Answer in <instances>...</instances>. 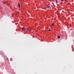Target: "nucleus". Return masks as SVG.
<instances>
[{
	"label": "nucleus",
	"instance_id": "obj_1",
	"mask_svg": "<svg viewBox=\"0 0 74 74\" xmlns=\"http://www.w3.org/2000/svg\"><path fill=\"white\" fill-rule=\"evenodd\" d=\"M30 28H27V31H30Z\"/></svg>",
	"mask_w": 74,
	"mask_h": 74
},
{
	"label": "nucleus",
	"instance_id": "obj_2",
	"mask_svg": "<svg viewBox=\"0 0 74 74\" xmlns=\"http://www.w3.org/2000/svg\"><path fill=\"white\" fill-rule=\"evenodd\" d=\"M18 7L19 8H20V4L19 3H18Z\"/></svg>",
	"mask_w": 74,
	"mask_h": 74
},
{
	"label": "nucleus",
	"instance_id": "obj_3",
	"mask_svg": "<svg viewBox=\"0 0 74 74\" xmlns=\"http://www.w3.org/2000/svg\"><path fill=\"white\" fill-rule=\"evenodd\" d=\"M22 30H23V31L25 30V29H24V28H22Z\"/></svg>",
	"mask_w": 74,
	"mask_h": 74
},
{
	"label": "nucleus",
	"instance_id": "obj_4",
	"mask_svg": "<svg viewBox=\"0 0 74 74\" xmlns=\"http://www.w3.org/2000/svg\"><path fill=\"white\" fill-rule=\"evenodd\" d=\"M56 1V3H58V1H57V0H56L55 1Z\"/></svg>",
	"mask_w": 74,
	"mask_h": 74
},
{
	"label": "nucleus",
	"instance_id": "obj_5",
	"mask_svg": "<svg viewBox=\"0 0 74 74\" xmlns=\"http://www.w3.org/2000/svg\"><path fill=\"white\" fill-rule=\"evenodd\" d=\"M50 7V6H48L47 7V8H49Z\"/></svg>",
	"mask_w": 74,
	"mask_h": 74
},
{
	"label": "nucleus",
	"instance_id": "obj_6",
	"mask_svg": "<svg viewBox=\"0 0 74 74\" xmlns=\"http://www.w3.org/2000/svg\"><path fill=\"white\" fill-rule=\"evenodd\" d=\"M58 38H60V36H58Z\"/></svg>",
	"mask_w": 74,
	"mask_h": 74
},
{
	"label": "nucleus",
	"instance_id": "obj_7",
	"mask_svg": "<svg viewBox=\"0 0 74 74\" xmlns=\"http://www.w3.org/2000/svg\"><path fill=\"white\" fill-rule=\"evenodd\" d=\"M50 31H51V30L50 29H49V30H48V31L49 32H50Z\"/></svg>",
	"mask_w": 74,
	"mask_h": 74
},
{
	"label": "nucleus",
	"instance_id": "obj_8",
	"mask_svg": "<svg viewBox=\"0 0 74 74\" xmlns=\"http://www.w3.org/2000/svg\"><path fill=\"white\" fill-rule=\"evenodd\" d=\"M52 2H54V0H52Z\"/></svg>",
	"mask_w": 74,
	"mask_h": 74
},
{
	"label": "nucleus",
	"instance_id": "obj_9",
	"mask_svg": "<svg viewBox=\"0 0 74 74\" xmlns=\"http://www.w3.org/2000/svg\"><path fill=\"white\" fill-rule=\"evenodd\" d=\"M61 1H64V0H61Z\"/></svg>",
	"mask_w": 74,
	"mask_h": 74
},
{
	"label": "nucleus",
	"instance_id": "obj_10",
	"mask_svg": "<svg viewBox=\"0 0 74 74\" xmlns=\"http://www.w3.org/2000/svg\"><path fill=\"white\" fill-rule=\"evenodd\" d=\"M53 25V23H52V24H51L52 25Z\"/></svg>",
	"mask_w": 74,
	"mask_h": 74
},
{
	"label": "nucleus",
	"instance_id": "obj_11",
	"mask_svg": "<svg viewBox=\"0 0 74 74\" xmlns=\"http://www.w3.org/2000/svg\"><path fill=\"white\" fill-rule=\"evenodd\" d=\"M65 1H66V0H65Z\"/></svg>",
	"mask_w": 74,
	"mask_h": 74
}]
</instances>
